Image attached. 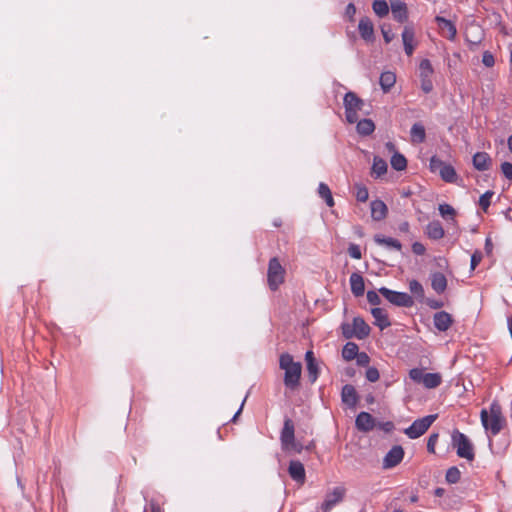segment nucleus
<instances>
[{
    "label": "nucleus",
    "instance_id": "dca6fc26",
    "mask_svg": "<svg viewBox=\"0 0 512 512\" xmlns=\"http://www.w3.org/2000/svg\"><path fill=\"white\" fill-rule=\"evenodd\" d=\"M358 30L363 40L367 42H372L374 40V26L368 17L360 19Z\"/></svg>",
    "mask_w": 512,
    "mask_h": 512
},
{
    "label": "nucleus",
    "instance_id": "338daca9",
    "mask_svg": "<svg viewBox=\"0 0 512 512\" xmlns=\"http://www.w3.org/2000/svg\"><path fill=\"white\" fill-rule=\"evenodd\" d=\"M151 512H161L160 508L155 504L151 505Z\"/></svg>",
    "mask_w": 512,
    "mask_h": 512
},
{
    "label": "nucleus",
    "instance_id": "8fccbe9b",
    "mask_svg": "<svg viewBox=\"0 0 512 512\" xmlns=\"http://www.w3.org/2000/svg\"><path fill=\"white\" fill-rule=\"evenodd\" d=\"M482 63L486 67H492L495 63L494 56L489 51H485L482 56Z\"/></svg>",
    "mask_w": 512,
    "mask_h": 512
},
{
    "label": "nucleus",
    "instance_id": "864d4df0",
    "mask_svg": "<svg viewBox=\"0 0 512 512\" xmlns=\"http://www.w3.org/2000/svg\"><path fill=\"white\" fill-rule=\"evenodd\" d=\"M481 260H482V253L480 251H475L471 256V264H470L471 270H474L479 265Z\"/></svg>",
    "mask_w": 512,
    "mask_h": 512
},
{
    "label": "nucleus",
    "instance_id": "ea45409f",
    "mask_svg": "<svg viewBox=\"0 0 512 512\" xmlns=\"http://www.w3.org/2000/svg\"><path fill=\"white\" fill-rule=\"evenodd\" d=\"M355 189H356V194H355L356 199L359 202H366L369 197L368 189L362 184H356Z\"/></svg>",
    "mask_w": 512,
    "mask_h": 512
},
{
    "label": "nucleus",
    "instance_id": "4be33fe9",
    "mask_svg": "<svg viewBox=\"0 0 512 512\" xmlns=\"http://www.w3.org/2000/svg\"><path fill=\"white\" fill-rule=\"evenodd\" d=\"M371 314L375 319L374 324L378 326L381 330H384L391 325L388 315L384 309L378 307L372 308Z\"/></svg>",
    "mask_w": 512,
    "mask_h": 512
},
{
    "label": "nucleus",
    "instance_id": "f8f14e48",
    "mask_svg": "<svg viewBox=\"0 0 512 512\" xmlns=\"http://www.w3.org/2000/svg\"><path fill=\"white\" fill-rule=\"evenodd\" d=\"M288 473L290 477L300 485L305 483L306 473L304 465L298 460H292L289 463Z\"/></svg>",
    "mask_w": 512,
    "mask_h": 512
},
{
    "label": "nucleus",
    "instance_id": "9b49d317",
    "mask_svg": "<svg viewBox=\"0 0 512 512\" xmlns=\"http://www.w3.org/2000/svg\"><path fill=\"white\" fill-rule=\"evenodd\" d=\"M344 490L337 487L331 493H328L324 502L321 505L322 512H330V510L339 502L342 501Z\"/></svg>",
    "mask_w": 512,
    "mask_h": 512
},
{
    "label": "nucleus",
    "instance_id": "aec40b11",
    "mask_svg": "<svg viewBox=\"0 0 512 512\" xmlns=\"http://www.w3.org/2000/svg\"><path fill=\"white\" fill-rule=\"evenodd\" d=\"M433 322H434V326L439 331L444 332L450 328V326L452 324V317L449 313H447L445 311H440V312H437L434 314Z\"/></svg>",
    "mask_w": 512,
    "mask_h": 512
},
{
    "label": "nucleus",
    "instance_id": "a19ab883",
    "mask_svg": "<svg viewBox=\"0 0 512 512\" xmlns=\"http://www.w3.org/2000/svg\"><path fill=\"white\" fill-rule=\"evenodd\" d=\"M494 195L493 191H486L479 198V206L486 212L491 204V198Z\"/></svg>",
    "mask_w": 512,
    "mask_h": 512
},
{
    "label": "nucleus",
    "instance_id": "c756f323",
    "mask_svg": "<svg viewBox=\"0 0 512 512\" xmlns=\"http://www.w3.org/2000/svg\"><path fill=\"white\" fill-rule=\"evenodd\" d=\"M442 382V377L439 373H425L422 379V384L427 389H434Z\"/></svg>",
    "mask_w": 512,
    "mask_h": 512
},
{
    "label": "nucleus",
    "instance_id": "20e7f679",
    "mask_svg": "<svg viewBox=\"0 0 512 512\" xmlns=\"http://www.w3.org/2000/svg\"><path fill=\"white\" fill-rule=\"evenodd\" d=\"M342 334L346 339L357 338L362 340L370 334V327L361 317H355L353 323H343L341 325Z\"/></svg>",
    "mask_w": 512,
    "mask_h": 512
},
{
    "label": "nucleus",
    "instance_id": "f3484780",
    "mask_svg": "<svg viewBox=\"0 0 512 512\" xmlns=\"http://www.w3.org/2000/svg\"><path fill=\"white\" fill-rule=\"evenodd\" d=\"M294 431L295 429L293 421L289 418H286L284 420V425L280 436L282 447L293 444V440L295 439Z\"/></svg>",
    "mask_w": 512,
    "mask_h": 512
},
{
    "label": "nucleus",
    "instance_id": "4d7b16f0",
    "mask_svg": "<svg viewBox=\"0 0 512 512\" xmlns=\"http://www.w3.org/2000/svg\"><path fill=\"white\" fill-rule=\"evenodd\" d=\"M412 251L416 254V255H423L426 251L425 249V246L420 243V242H414L412 244Z\"/></svg>",
    "mask_w": 512,
    "mask_h": 512
},
{
    "label": "nucleus",
    "instance_id": "c03bdc74",
    "mask_svg": "<svg viewBox=\"0 0 512 512\" xmlns=\"http://www.w3.org/2000/svg\"><path fill=\"white\" fill-rule=\"evenodd\" d=\"M380 374L377 368L369 367L366 371V378L370 382H376L379 380Z\"/></svg>",
    "mask_w": 512,
    "mask_h": 512
},
{
    "label": "nucleus",
    "instance_id": "b1692460",
    "mask_svg": "<svg viewBox=\"0 0 512 512\" xmlns=\"http://www.w3.org/2000/svg\"><path fill=\"white\" fill-rule=\"evenodd\" d=\"M350 287L354 296L360 297L365 292L364 279L359 273H352L350 276Z\"/></svg>",
    "mask_w": 512,
    "mask_h": 512
},
{
    "label": "nucleus",
    "instance_id": "09e8293b",
    "mask_svg": "<svg viewBox=\"0 0 512 512\" xmlns=\"http://www.w3.org/2000/svg\"><path fill=\"white\" fill-rule=\"evenodd\" d=\"M501 171L507 179L512 180V164L510 162H503Z\"/></svg>",
    "mask_w": 512,
    "mask_h": 512
},
{
    "label": "nucleus",
    "instance_id": "f257e3e1",
    "mask_svg": "<svg viewBox=\"0 0 512 512\" xmlns=\"http://www.w3.org/2000/svg\"><path fill=\"white\" fill-rule=\"evenodd\" d=\"M279 367L284 370V385L287 389L295 391L300 386L302 365L295 362L289 353H283L279 358Z\"/></svg>",
    "mask_w": 512,
    "mask_h": 512
},
{
    "label": "nucleus",
    "instance_id": "0e129e2a",
    "mask_svg": "<svg viewBox=\"0 0 512 512\" xmlns=\"http://www.w3.org/2000/svg\"><path fill=\"white\" fill-rule=\"evenodd\" d=\"M324 201L326 202V204L329 206V207H333L334 206V199H333V196L332 194L328 197H326L324 199Z\"/></svg>",
    "mask_w": 512,
    "mask_h": 512
},
{
    "label": "nucleus",
    "instance_id": "7c9ffc66",
    "mask_svg": "<svg viewBox=\"0 0 512 512\" xmlns=\"http://www.w3.org/2000/svg\"><path fill=\"white\" fill-rule=\"evenodd\" d=\"M439 174L442 180L447 183H455L458 178L454 167L447 163H445Z\"/></svg>",
    "mask_w": 512,
    "mask_h": 512
},
{
    "label": "nucleus",
    "instance_id": "6ab92c4d",
    "mask_svg": "<svg viewBox=\"0 0 512 512\" xmlns=\"http://www.w3.org/2000/svg\"><path fill=\"white\" fill-rule=\"evenodd\" d=\"M391 11L393 18L400 23L405 22L408 18L407 6L400 0L391 1Z\"/></svg>",
    "mask_w": 512,
    "mask_h": 512
},
{
    "label": "nucleus",
    "instance_id": "f03ea898",
    "mask_svg": "<svg viewBox=\"0 0 512 512\" xmlns=\"http://www.w3.org/2000/svg\"><path fill=\"white\" fill-rule=\"evenodd\" d=\"M481 423L486 431H489L492 436L500 433L505 423L502 416L501 406L497 402H492L489 411L482 409L480 413Z\"/></svg>",
    "mask_w": 512,
    "mask_h": 512
},
{
    "label": "nucleus",
    "instance_id": "393cba45",
    "mask_svg": "<svg viewBox=\"0 0 512 512\" xmlns=\"http://www.w3.org/2000/svg\"><path fill=\"white\" fill-rule=\"evenodd\" d=\"M431 286L436 293H443L447 288V279L445 275L441 272L432 273Z\"/></svg>",
    "mask_w": 512,
    "mask_h": 512
},
{
    "label": "nucleus",
    "instance_id": "39448f33",
    "mask_svg": "<svg viewBox=\"0 0 512 512\" xmlns=\"http://www.w3.org/2000/svg\"><path fill=\"white\" fill-rule=\"evenodd\" d=\"M345 108V117L347 122L353 124L358 121V112L362 110L364 101L354 92H347L343 99Z\"/></svg>",
    "mask_w": 512,
    "mask_h": 512
},
{
    "label": "nucleus",
    "instance_id": "ddd939ff",
    "mask_svg": "<svg viewBox=\"0 0 512 512\" xmlns=\"http://www.w3.org/2000/svg\"><path fill=\"white\" fill-rule=\"evenodd\" d=\"M435 21L437 22L438 27H439L440 32L443 37H445L449 40L455 39L456 34H457V29H456V26L450 20H447L441 16H437L435 18Z\"/></svg>",
    "mask_w": 512,
    "mask_h": 512
},
{
    "label": "nucleus",
    "instance_id": "774afa93",
    "mask_svg": "<svg viewBox=\"0 0 512 512\" xmlns=\"http://www.w3.org/2000/svg\"><path fill=\"white\" fill-rule=\"evenodd\" d=\"M507 142H508V148H509V150L512 153V135L508 138Z\"/></svg>",
    "mask_w": 512,
    "mask_h": 512
},
{
    "label": "nucleus",
    "instance_id": "1a4fd4ad",
    "mask_svg": "<svg viewBox=\"0 0 512 512\" xmlns=\"http://www.w3.org/2000/svg\"><path fill=\"white\" fill-rule=\"evenodd\" d=\"M434 73V69L430 60L423 59L419 65V77L421 81V89L424 93H430L433 90V83L431 76Z\"/></svg>",
    "mask_w": 512,
    "mask_h": 512
},
{
    "label": "nucleus",
    "instance_id": "4468645a",
    "mask_svg": "<svg viewBox=\"0 0 512 512\" xmlns=\"http://www.w3.org/2000/svg\"><path fill=\"white\" fill-rule=\"evenodd\" d=\"M402 41L407 56H411L415 50V32L411 26H405L402 32Z\"/></svg>",
    "mask_w": 512,
    "mask_h": 512
},
{
    "label": "nucleus",
    "instance_id": "473e14b6",
    "mask_svg": "<svg viewBox=\"0 0 512 512\" xmlns=\"http://www.w3.org/2000/svg\"><path fill=\"white\" fill-rule=\"evenodd\" d=\"M387 172V163L384 159L375 156L372 165V174L376 177H380Z\"/></svg>",
    "mask_w": 512,
    "mask_h": 512
},
{
    "label": "nucleus",
    "instance_id": "e433bc0d",
    "mask_svg": "<svg viewBox=\"0 0 512 512\" xmlns=\"http://www.w3.org/2000/svg\"><path fill=\"white\" fill-rule=\"evenodd\" d=\"M409 289L418 299L422 300L424 298V288L417 280H411L409 282Z\"/></svg>",
    "mask_w": 512,
    "mask_h": 512
},
{
    "label": "nucleus",
    "instance_id": "a18cd8bd",
    "mask_svg": "<svg viewBox=\"0 0 512 512\" xmlns=\"http://www.w3.org/2000/svg\"><path fill=\"white\" fill-rule=\"evenodd\" d=\"M308 375L311 380V382H315L318 378V366L317 363H310L307 365Z\"/></svg>",
    "mask_w": 512,
    "mask_h": 512
},
{
    "label": "nucleus",
    "instance_id": "423d86ee",
    "mask_svg": "<svg viewBox=\"0 0 512 512\" xmlns=\"http://www.w3.org/2000/svg\"><path fill=\"white\" fill-rule=\"evenodd\" d=\"M437 417V414H431L415 420L408 428L404 430L405 435L410 439L419 438L426 433V431L434 423Z\"/></svg>",
    "mask_w": 512,
    "mask_h": 512
},
{
    "label": "nucleus",
    "instance_id": "9d476101",
    "mask_svg": "<svg viewBox=\"0 0 512 512\" xmlns=\"http://www.w3.org/2000/svg\"><path fill=\"white\" fill-rule=\"evenodd\" d=\"M403 457V448L399 445L393 446L383 459V467L386 469L393 468L403 460Z\"/></svg>",
    "mask_w": 512,
    "mask_h": 512
},
{
    "label": "nucleus",
    "instance_id": "49530a36",
    "mask_svg": "<svg viewBox=\"0 0 512 512\" xmlns=\"http://www.w3.org/2000/svg\"><path fill=\"white\" fill-rule=\"evenodd\" d=\"M438 438H439L438 433H432L429 436L428 442H427V450L429 453H435V446L437 444Z\"/></svg>",
    "mask_w": 512,
    "mask_h": 512
},
{
    "label": "nucleus",
    "instance_id": "2f4dec72",
    "mask_svg": "<svg viewBox=\"0 0 512 512\" xmlns=\"http://www.w3.org/2000/svg\"><path fill=\"white\" fill-rule=\"evenodd\" d=\"M357 132L362 136H368L375 130V125L371 119H362L357 121Z\"/></svg>",
    "mask_w": 512,
    "mask_h": 512
},
{
    "label": "nucleus",
    "instance_id": "e2e57ef3",
    "mask_svg": "<svg viewBox=\"0 0 512 512\" xmlns=\"http://www.w3.org/2000/svg\"><path fill=\"white\" fill-rule=\"evenodd\" d=\"M324 201L326 202V204L329 206V207H333L334 206V199H333V196L332 194L328 197H326L324 199Z\"/></svg>",
    "mask_w": 512,
    "mask_h": 512
},
{
    "label": "nucleus",
    "instance_id": "4c0bfd02",
    "mask_svg": "<svg viewBox=\"0 0 512 512\" xmlns=\"http://www.w3.org/2000/svg\"><path fill=\"white\" fill-rule=\"evenodd\" d=\"M461 473L459 469L455 466L450 467L446 472V481L450 484H455L460 480Z\"/></svg>",
    "mask_w": 512,
    "mask_h": 512
},
{
    "label": "nucleus",
    "instance_id": "6e6552de",
    "mask_svg": "<svg viewBox=\"0 0 512 512\" xmlns=\"http://www.w3.org/2000/svg\"><path fill=\"white\" fill-rule=\"evenodd\" d=\"M379 293L391 304L398 307H411L414 304L412 296L405 292L390 290L381 287Z\"/></svg>",
    "mask_w": 512,
    "mask_h": 512
},
{
    "label": "nucleus",
    "instance_id": "603ef678",
    "mask_svg": "<svg viewBox=\"0 0 512 512\" xmlns=\"http://www.w3.org/2000/svg\"><path fill=\"white\" fill-rule=\"evenodd\" d=\"M367 300L371 305H379L381 303V299L375 291L367 292Z\"/></svg>",
    "mask_w": 512,
    "mask_h": 512
},
{
    "label": "nucleus",
    "instance_id": "79ce46f5",
    "mask_svg": "<svg viewBox=\"0 0 512 512\" xmlns=\"http://www.w3.org/2000/svg\"><path fill=\"white\" fill-rule=\"evenodd\" d=\"M445 165V162H443L441 159H439L437 156H432L430 158L429 167L432 172H439Z\"/></svg>",
    "mask_w": 512,
    "mask_h": 512
},
{
    "label": "nucleus",
    "instance_id": "5fc2aeb1",
    "mask_svg": "<svg viewBox=\"0 0 512 512\" xmlns=\"http://www.w3.org/2000/svg\"><path fill=\"white\" fill-rule=\"evenodd\" d=\"M286 451H293L296 453H301L303 446L300 443H297L295 439L293 440V444H289L287 446L282 447Z\"/></svg>",
    "mask_w": 512,
    "mask_h": 512
},
{
    "label": "nucleus",
    "instance_id": "052dcab7",
    "mask_svg": "<svg viewBox=\"0 0 512 512\" xmlns=\"http://www.w3.org/2000/svg\"><path fill=\"white\" fill-rule=\"evenodd\" d=\"M305 360L307 362V365H309V361L310 363H315V358H314V354L312 351H307L306 354H305Z\"/></svg>",
    "mask_w": 512,
    "mask_h": 512
},
{
    "label": "nucleus",
    "instance_id": "58836bf2",
    "mask_svg": "<svg viewBox=\"0 0 512 512\" xmlns=\"http://www.w3.org/2000/svg\"><path fill=\"white\" fill-rule=\"evenodd\" d=\"M438 209H439L440 215L446 219L447 218L453 219L456 214L455 209L449 204H440Z\"/></svg>",
    "mask_w": 512,
    "mask_h": 512
},
{
    "label": "nucleus",
    "instance_id": "5701e85b",
    "mask_svg": "<svg viewBox=\"0 0 512 512\" xmlns=\"http://www.w3.org/2000/svg\"><path fill=\"white\" fill-rule=\"evenodd\" d=\"M341 398L343 403L349 407H354L357 404L358 396L354 386L346 384L342 388Z\"/></svg>",
    "mask_w": 512,
    "mask_h": 512
},
{
    "label": "nucleus",
    "instance_id": "72a5a7b5",
    "mask_svg": "<svg viewBox=\"0 0 512 512\" xmlns=\"http://www.w3.org/2000/svg\"><path fill=\"white\" fill-rule=\"evenodd\" d=\"M358 350H359V348L356 343L348 342L344 345V347L342 349V357L346 361H351L357 356Z\"/></svg>",
    "mask_w": 512,
    "mask_h": 512
},
{
    "label": "nucleus",
    "instance_id": "a211bd4d",
    "mask_svg": "<svg viewBox=\"0 0 512 512\" xmlns=\"http://www.w3.org/2000/svg\"><path fill=\"white\" fill-rule=\"evenodd\" d=\"M371 208V217L374 221H381L386 218L388 213V208L386 204L379 199L373 200L370 203Z\"/></svg>",
    "mask_w": 512,
    "mask_h": 512
},
{
    "label": "nucleus",
    "instance_id": "69168bd1",
    "mask_svg": "<svg viewBox=\"0 0 512 512\" xmlns=\"http://www.w3.org/2000/svg\"><path fill=\"white\" fill-rule=\"evenodd\" d=\"M399 229L402 232H407L409 230V223L408 222L401 223L399 226Z\"/></svg>",
    "mask_w": 512,
    "mask_h": 512
},
{
    "label": "nucleus",
    "instance_id": "412c9836",
    "mask_svg": "<svg viewBox=\"0 0 512 512\" xmlns=\"http://www.w3.org/2000/svg\"><path fill=\"white\" fill-rule=\"evenodd\" d=\"M473 166L478 171H486L492 165L491 157L486 152H477L472 159Z\"/></svg>",
    "mask_w": 512,
    "mask_h": 512
},
{
    "label": "nucleus",
    "instance_id": "2eb2a0df",
    "mask_svg": "<svg viewBox=\"0 0 512 512\" xmlns=\"http://www.w3.org/2000/svg\"><path fill=\"white\" fill-rule=\"evenodd\" d=\"M355 425L362 432H369L375 426L374 418L368 412H360L355 420Z\"/></svg>",
    "mask_w": 512,
    "mask_h": 512
},
{
    "label": "nucleus",
    "instance_id": "bb28decb",
    "mask_svg": "<svg viewBox=\"0 0 512 512\" xmlns=\"http://www.w3.org/2000/svg\"><path fill=\"white\" fill-rule=\"evenodd\" d=\"M426 234L433 240H439L444 236V229L440 222L432 221L426 227Z\"/></svg>",
    "mask_w": 512,
    "mask_h": 512
},
{
    "label": "nucleus",
    "instance_id": "de8ad7c7",
    "mask_svg": "<svg viewBox=\"0 0 512 512\" xmlns=\"http://www.w3.org/2000/svg\"><path fill=\"white\" fill-rule=\"evenodd\" d=\"M348 253L354 259H361L362 257L360 247L356 244L349 245Z\"/></svg>",
    "mask_w": 512,
    "mask_h": 512
},
{
    "label": "nucleus",
    "instance_id": "a878e982",
    "mask_svg": "<svg viewBox=\"0 0 512 512\" xmlns=\"http://www.w3.org/2000/svg\"><path fill=\"white\" fill-rule=\"evenodd\" d=\"M374 241L378 245H382L390 249H395L397 251L402 249V244L398 240L391 237H385L381 234H376L374 236Z\"/></svg>",
    "mask_w": 512,
    "mask_h": 512
},
{
    "label": "nucleus",
    "instance_id": "3c124183",
    "mask_svg": "<svg viewBox=\"0 0 512 512\" xmlns=\"http://www.w3.org/2000/svg\"><path fill=\"white\" fill-rule=\"evenodd\" d=\"M318 194L321 198L325 199L326 197L330 196L332 193H331V190L328 187V185L321 182L318 187Z\"/></svg>",
    "mask_w": 512,
    "mask_h": 512
},
{
    "label": "nucleus",
    "instance_id": "bf43d9fd",
    "mask_svg": "<svg viewBox=\"0 0 512 512\" xmlns=\"http://www.w3.org/2000/svg\"><path fill=\"white\" fill-rule=\"evenodd\" d=\"M393 428L394 425L390 421L381 424V429H383L385 432H390Z\"/></svg>",
    "mask_w": 512,
    "mask_h": 512
},
{
    "label": "nucleus",
    "instance_id": "6e6d98bb",
    "mask_svg": "<svg viewBox=\"0 0 512 512\" xmlns=\"http://www.w3.org/2000/svg\"><path fill=\"white\" fill-rule=\"evenodd\" d=\"M381 32H382L383 38L386 43H390L393 40L394 34L392 33L390 28H386L385 26H382Z\"/></svg>",
    "mask_w": 512,
    "mask_h": 512
},
{
    "label": "nucleus",
    "instance_id": "680f3d73",
    "mask_svg": "<svg viewBox=\"0 0 512 512\" xmlns=\"http://www.w3.org/2000/svg\"><path fill=\"white\" fill-rule=\"evenodd\" d=\"M368 361H369V357H368V355H367V354H365V353H362V354L358 357V362H359L360 364L368 363Z\"/></svg>",
    "mask_w": 512,
    "mask_h": 512
},
{
    "label": "nucleus",
    "instance_id": "c85d7f7f",
    "mask_svg": "<svg viewBox=\"0 0 512 512\" xmlns=\"http://www.w3.org/2000/svg\"><path fill=\"white\" fill-rule=\"evenodd\" d=\"M410 133L413 143L420 144L425 141L426 132L424 126L421 123L413 124Z\"/></svg>",
    "mask_w": 512,
    "mask_h": 512
},
{
    "label": "nucleus",
    "instance_id": "37998d69",
    "mask_svg": "<svg viewBox=\"0 0 512 512\" xmlns=\"http://www.w3.org/2000/svg\"><path fill=\"white\" fill-rule=\"evenodd\" d=\"M424 375V370L420 368H413L409 372L410 378L416 383L422 384V379L424 378Z\"/></svg>",
    "mask_w": 512,
    "mask_h": 512
},
{
    "label": "nucleus",
    "instance_id": "13d9d810",
    "mask_svg": "<svg viewBox=\"0 0 512 512\" xmlns=\"http://www.w3.org/2000/svg\"><path fill=\"white\" fill-rule=\"evenodd\" d=\"M345 13L348 17L352 18L356 13V7L354 4L349 3L346 7Z\"/></svg>",
    "mask_w": 512,
    "mask_h": 512
},
{
    "label": "nucleus",
    "instance_id": "c9c22d12",
    "mask_svg": "<svg viewBox=\"0 0 512 512\" xmlns=\"http://www.w3.org/2000/svg\"><path fill=\"white\" fill-rule=\"evenodd\" d=\"M391 166L397 171H402L407 166V160L402 154L395 153L391 158Z\"/></svg>",
    "mask_w": 512,
    "mask_h": 512
},
{
    "label": "nucleus",
    "instance_id": "f704fd0d",
    "mask_svg": "<svg viewBox=\"0 0 512 512\" xmlns=\"http://www.w3.org/2000/svg\"><path fill=\"white\" fill-rule=\"evenodd\" d=\"M372 9L379 17H384L389 13V6L385 0H375L372 3Z\"/></svg>",
    "mask_w": 512,
    "mask_h": 512
},
{
    "label": "nucleus",
    "instance_id": "7ed1b4c3",
    "mask_svg": "<svg viewBox=\"0 0 512 512\" xmlns=\"http://www.w3.org/2000/svg\"><path fill=\"white\" fill-rule=\"evenodd\" d=\"M452 445L456 448L457 455L468 461H472L475 457L474 448L469 438L460 432L454 430L451 435Z\"/></svg>",
    "mask_w": 512,
    "mask_h": 512
},
{
    "label": "nucleus",
    "instance_id": "cd10ccee",
    "mask_svg": "<svg viewBox=\"0 0 512 512\" xmlns=\"http://www.w3.org/2000/svg\"><path fill=\"white\" fill-rule=\"evenodd\" d=\"M396 75L391 71H385L380 75L379 83L383 92H388L395 85Z\"/></svg>",
    "mask_w": 512,
    "mask_h": 512
},
{
    "label": "nucleus",
    "instance_id": "0eeeda50",
    "mask_svg": "<svg viewBox=\"0 0 512 512\" xmlns=\"http://www.w3.org/2000/svg\"><path fill=\"white\" fill-rule=\"evenodd\" d=\"M285 270L280 264L278 258H271L268 264L267 280L271 290L278 289L284 281Z\"/></svg>",
    "mask_w": 512,
    "mask_h": 512
}]
</instances>
